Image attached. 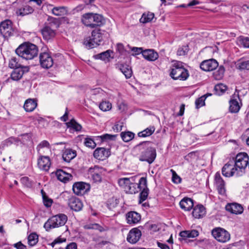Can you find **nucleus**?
<instances>
[{"label":"nucleus","mask_w":249,"mask_h":249,"mask_svg":"<svg viewBox=\"0 0 249 249\" xmlns=\"http://www.w3.org/2000/svg\"><path fill=\"white\" fill-rule=\"evenodd\" d=\"M152 143L150 142H143L137 145L140 149H143L141 152L140 160L146 161L151 164L156 158V150L151 146Z\"/></svg>","instance_id":"1"},{"label":"nucleus","mask_w":249,"mask_h":249,"mask_svg":"<svg viewBox=\"0 0 249 249\" xmlns=\"http://www.w3.org/2000/svg\"><path fill=\"white\" fill-rule=\"evenodd\" d=\"M38 52L37 47L30 43H23L16 50V53L18 56L26 60L32 59L36 57Z\"/></svg>","instance_id":"2"},{"label":"nucleus","mask_w":249,"mask_h":249,"mask_svg":"<svg viewBox=\"0 0 249 249\" xmlns=\"http://www.w3.org/2000/svg\"><path fill=\"white\" fill-rule=\"evenodd\" d=\"M81 21L86 26L93 28L103 25L105 20L100 14L88 13L82 16Z\"/></svg>","instance_id":"3"},{"label":"nucleus","mask_w":249,"mask_h":249,"mask_svg":"<svg viewBox=\"0 0 249 249\" xmlns=\"http://www.w3.org/2000/svg\"><path fill=\"white\" fill-rule=\"evenodd\" d=\"M106 32L100 29H95L91 33V37L84 40V44L88 48H93L99 45L103 40V36Z\"/></svg>","instance_id":"4"},{"label":"nucleus","mask_w":249,"mask_h":249,"mask_svg":"<svg viewBox=\"0 0 249 249\" xmlns=\"http://www.w3.org/2000/svg\"><path fill=\"white\" fill-rule=\"evenodd\" d=\"M249 157L245 152L239 153L232 161L238 170L237 176H242L245 172V169L249 165Z\"/></svg>","instance_id":"5"},{"label":"nucleus","mask_w":249,"mask_h":249,"mask_svg":"<svg viewBox=\"0 0 249 249\" xmlns=\"http://www.w3.org/2000/svg\"><path fill=\"white\" fill-rule=\"evenodd\" d=\"M68 218L64 214H59L50 218L44 224V228L47 231L52 229L64 226L66 223Z\"/></svg>","instance_id":"6"},{"label":"nucleus","mask_w":249,"mask_h":249,"mask_svg":"<svg viewBox=\"0 0 249 249\" xmlns=\"http://www.w3.org/2000/svg\"><path fill=\"white\" fill-rule=\"evenodd\" d=\"M170 75L175 80H185L188 78L189 74L181 62H176L172 65Z\"/></svg>","instance_id":"7"},{"label":"nucleus","mask_w":249,"mask_h":249,"mask_svg":"<svg viewBox=\"0 0 249 249\" xmlns=\"http://www.w3.org/2000/svg\"><path fill=\"white\" fill-rule=\"evenodd\" d=\"M212 234L214 238L220 242L225 243L230 239L229 233L221 228L213 229L212 231Z\"/></svg>","instance_id":"8"},{"label":"nucleus","mask_w":249,"mask_h":249,"mask_svg":"<svg viewBox=\"0 0 249 249\" xmlns=\"http://www.w3.org/2000/svg\"><path fill=\"white\" fill-rule=\"evenodd\" d=\"M12 23L10 20H5L0 24V34L4 38H8L13 35L14 30Z\"/></svg>","instance_id":"9"},{"label":"nucleus","mask_w":249,"mask_h":249,"mask_svg":"<svg viewBox=\"0 0 249 249\" xmlns=\"http://www.w3.org/2000/svg\"><path fill=\"white\" fill-rule=\"evenodd\" d=\"M90 189V184L84 182H75L72 186L74 193L78 196L83 195L85 193L89 191Z\"/></svg>","instance_id":"10"},{"label":"nucleus","mask_w":249,"mask_h":249,"mask_svg":"<svg viewBox=\"0 0 249 249\" xmlns=\"http://www.w3.org/2000/svg\"><path fill=\"white\" fill-rule=\"evenodd\" d=\"M232 161L225 164L222 169V174L226 177H231L234 175L237 176L238 170Z\"/></svg>","instance_id":"11"},{"label":"nucleus","mask_w":249,"mask_h":249,"mask_svg":"<svg viewBox=\"0 0 249 249\" xmlns=\"http://www.w3.org/2000/svg\"><path fill=\"white\" fill-rule=\"evenodd\" d=\"M39 61L41 67L45 69L51 68L53 64L52 56L49 53L45 52L40 54Z\"/></svg>","instance_id":"12"},{"label":"nucleus","mask_w":249,"mask_h":249,"mask_svg":"<svg viewBox=\"0 0 249 249\" xmlns=\"http://www.w3.org/2000/svg\"><path fill=\"white\" fill-rule=\"evenodd\" d=\"M140 185L142 191L140 194L139 202L141 203L146 199L148 195L149 189L147 187V180L145 178L142 177L140 179Z\"/></svg>","instance_id":"13"},{"label":"nucleus","mask_w":249,"mask_h":249,"mask_svg":"<svg viewBox=\"0 0 249 249\" xmlns=\"http://www.w3.org/2000/svg\"><path fill=\"white\" fill-rule=\"evenodd\" d=\"M218 66L217 61L214 59H210L202 61L200 68L204 71H212L215 70Z\"/></svg>","instance_id":"14"},{"label":"nucleus","mask_w":249,"mask_h":249,"mask_svg":"<svg viewBox=\"0 0 249 249\" xmlns=\"http://www.w3.org/2000/svg\"><path fill=\"white\" fill-rule=\"evenodd\" d=\"M214 181L218 193L222 196H224L226 194L225 183L219 172L215 174Z\"/></svg>","instance_id":"15"},{"label":"nucleus","mask_w":249,"mask_h":249,"mask_svg":"<svg viewBox=\"0 0 249 249\" xmlns=\"http://www.w3.org/2000/svg\"><path fill=\"white\" fill-rule=\"evenodd\" d=\"M31 138L32 134L31 133H25L18 138L11 137L8 140L7 142L15 144H18L20 142L21 143L25 144L31 140Z\"/></svg>","instance_id":"16"},{"label":"nucleus","mask_w":249,"mask_h":249,"mask_svg":"<svg viewBox=\"0 0 249 249\" xmlns=\"http://www.w3.org/2000/svg\"><path fill=\"white\" fill-rule=\"evenodd\" d=\"M141 235L142 233L141 231L135 228L129 231L127 234L126 239L130 243L135 244L139 240Z\"/></svg>","instance_id":"17"},{"label":"nucleus","mask_w":249,"mask_h":249,"mask_svg":"<svg viewBox=\"0 0 249 249\" xmlns=\"http://www.w3.org/2000/svg\"><path fill=\"white\" fill-rule=\"evenodd\" d=\"M68 205L71 209L75 212L81 211L83 206L81 201L75 196H71L69 198Z\"/></svg>","instance_id":"18"},{"label":"nucleus","mask_w":249,"mask_h":249,"mask_svg":"<svg viewBox=\"0 0 249 249\" xmlns=\"http://www.w3.org/2000/svg\"><path fill=\"white\" fill-rule=\"evenodd\" d=\"M109 155V150L104 147L97 148L93 152L94 157L96 159L101 160H106Z\"/></svg>","instance_id":"19"},{"label":"nucleus","mask_w":249,"mask_h":249,"mask_svg":"<svg viewBox=\"0 0 249 249\" xmlns=\"http://www.w3.org/2000/svg\"><path fill=\"white\" fill-rule=\"evenodd\" d=\"M53 23H49L45 25L41 30V33L44 39L48 40L53 38L55 33L54 30L52 28Z\"/></svg>","instance_id":"20"},{"label":"nucleus","mask_w":249,"mask_h":249,"mask_svg":"<svg viewBox=\"0 0 249 249\" xmlns=\"http://www.w3.org/2000/svg\"><path fill=\"white\" fill-rule=\"evenodd\" d=\"M29 71L28 67H22L18 69H15L11 74V79L14 81L20 80L24 73Z\"/></svg>","instance_id":"21"},{"label":"nucleus","mask_w":249,"mask_h":249,"mask_svg":"<svg viewBox=\"0 0 249 249\" xmlns=\"http://www.w3.org/2000/svg\"><path fill=\"white\" fill-rule=\"evenodd\" d=\"M126 219L128 224H136L140 221L141 216L137 212L130 211L126 214Z\"/></svg>","instance_id":"22"},{"label":"nucleus","mask_w":249,"mask_h":249,"mask_svg":"<svg viewBox=\"0 0 249 249\" xmlns=\"http://www.w3.org/2000/svg\"><path fill=\"white\" fill-rule=\"evenodd\" d=\"M37 165L41 170L48 171L51 165L50 158L48 156H40L38 160Z\"/></svg>","instance_id":"23"},{"label":"nucleus","mask_w":249,"mask_h":249,"mask_svg":"<svg viewBox=\"0 0 249 249\" xmlns=\"http://www.w3.org/2000/svg\"><path fill=\"white\" fill-rule=\"evenodd\" d=\"M199 235L198 231L196 230L183 231H180L179 235L181 237L180 240L186 241L188 238H195Z\"/></svg>","instance_id":"24"},{"label":"nucleus","mask_w":249,"mask_h":249,"mask_svg":"<svg viewBox=\"0 0 249 249\" xmlns=\"http://www.w3.org/2000/svg\"><path fill=\"white\" fill-rule=\"evenodd\" d=\"M225 209L226 211L234 214H241L243 212V208L239 204L233 203L228 204Z\"/></svg>","instance_id":"25"},{"label":"nucleus","mask_w":249,"mask_h":249,"mask_svg":"<svg viewBox=\"0 0 249 249\" xmlns=\"http://www.w3.org/2000/svg\"><path fill=\"white\" fill-rule=\"evenodd\" d=\"M57 178L60 181L66 183L72 179V176L71 174L66 173L62 169H58L55 172Z\"/></svg>","instance_id":"26"},{"label":"nucleus","mask_w":249,"mask_h":249,"mask_svg":"<svg viewBox=\"0 0 249 249\" xmlns=\"http://www.w3.org/2000/svg\"><path fill=\"white\" fill-rule=\"evenodd\" d=\"M143 57L147 60L149 61H154L159 57V54L157 52L153 49H146L142 52Z\"/></svg>","instance_id":"27"},{"label":"nucleus","mask_w":249,"mask_h":249,"mask_svg":"<svg viewBox=\"0 0 249 249\" xmlns=\"http://www.w3.org/2000/svg\"><path fill=\"white\" fill-rule=\"evenodd\" d=\"M118 68L125 76L126 78H130L132 74L131 67L126 64H118L116 65Z\"/></svg>","instance_id":"28"},{"label":"nucleus","mask_w":249,"mask_h":249,"mask_svg":"<svg viewBox=\"0 0 249 249\" xmlns=\"http://www.w3.org/2000/svg\"><path fill=\"white\" fill-rule=\"evenodd\" d=\"M180 208L184 211H190L194 206L193 199L188 197H184L179 202Z\"/></svg>","instance_id":"29"},{"label":"nucleus","mask_w":249,"mask_h":249,"mask_svg":"<svg viewBox=\"0 0 249 249\" xmlns=\"http://www.w3.org/2000/svg\"><path fill=\"white\" fill-rule=\"evenodd\" d=\"M206 213L205 208L202 205H198L194 208L192 215L196 218H200Z\"/></svg>","instance_id":"30"},{"label":"nucleus","mask_w":249,"mask_h":249,"mask_svg":"<svg viewBox=\"0 0 249 249\" xmlns=\"http://www.w3.org/2000/svg\"><path fill=\"white\" fill-rule=\"evenodd\" d=\"M134 177L128 178H119L118 180V183L120 187L123 188L126 192V190L128 188L130 184L131 181H134Z\"/></svg>","instance_id":"31"},{"label":"nucleus","mask_w":249,"mask_h":249,"mask_svg":"<svg viewBox=\"0 0 249 249\" xmlns=\"http://www.w3.org/2000/svg\"><path fill=\"white\" fill-rule=\"evenodd\" d=\"M37 103L34 99H27L24 105V108L27 112L33 111L36 107Z\"/></svg>","instance_id":"32"},{"label":"nucleus","mask_w":249,"mask_h":249,"mask_svg":"<svg viewBox=\"0 0 249 249\" xmlns=\"http://www.w3.org/2000/svg\"><path fill=\"white\" fill-rule=\"evenodd\" d=\"M33 8L28 5H23L20 8L17 10L16 13L18 15L24 16L33 12Z\"/></svg>","instance_id":"33"},{"label":"nucleus","mask_w":249,"mask_h":249,"mask_svg":"<svg viewBox=\"0 0 249 249\" xmlns=\"http://www.w3.org/2000/svg\"><path fill=\"white\" fill-rule=\"evenodd\" d=\"M98 168L95 166L93 169H90L89 172L91 175V178L94 182H100L102 181V175L98 171Z\"/></svg>","instance_id":"34"},{"label":"nucleus","mask_w":249,"mask_h":249,"mask_svg":"<svg viewBox=\"0 0 249 249\" xmlns=\"http://www.w3.org/2000/svg\"><path fill=\"white\" fill-rule=\"evenodd\" d=\"M76 156V152L71 149H67L63 154L62 158L64 161L69 162Z\"/></svg>","instance_id":"35"},{"label":"nucleus","mask_w":249,"mask_h":249,"mask_svg":"<svg viewBox=\"0 0 249 249\" xmlns=\"http://www.w3.org/2000/svg\"><path fill=\"white\" fill-rule=\"evenodd\" d=\"M154 16L155 15L153 13L150 12H144L140 19V22L142 23L150 22L154 18Z\"/></svg>","instance_id":"36"},{"label":"nucleus","mask_w":249,"mask_h":249,"mask_svg":"<svg viewBox=\"0 0 249 249\" xmlns=\"http://www.w3.org/2000/svg\"><path fill=\"white\" fill-rule=\"evenodd\" d=\"M131 181L128 188L126 190V192L129 194H136L141 191V187L140 185V181L139 183H133Z\"/></svg>","instance_id":"37"},{"label":"nucleus","mask_w":249,"mask_h":249,"mask_svg":"<svg viewBox=\"0 0 249 249\" xmlns=\"http://www.w3.org/2000/svg\"><path fill=\"white\" fill-rule=\"evenodd\" d=\"M155 128L154 126H150L143 131L139 132L138 135L140 137H146L151 136L155 131Z\"/></svg>","instance_id":"38"},{"label":"nucleus","mask_w":249,"mask_h":249,"mask_svg":"<svg viewBox=\"0 0 249 249\" xmlns=\"http://www.w3.org/2000/svg\"><path fill=\"white\" fill-rule=\"evenodd\" d=\"M229 111L231 113H237L240 108L238 102L235 99L231 100L229 102Z\"/></svg>","instance_id":"39"},{"label":"nucleus","mask_w":249,"mask_h":249,"mask_svg":"<svg viewBox=\"0 0 249 249\" xmlns=\"http://www.w3.org/2000/svg\"><path fill=\"white\" fill-rule=\"evenodd\" d=\"M9 66L12 69H18L23 67L19 63V58L13 57L9 61Z\"/></svg>","instance_id":"40"},{"label":"nucleus","mask_w":249,"mask_h":249,"mask_svg":"<svg viewBox=\"0 0 249 249\" xmlns=\"http://www.w3.org/2000/svg\"><path fill=\"white\" fill-rule=\"evenodd\" d=\"M120 135L123 141L128 142L134 138L135 134L130 131H124L121 132Z\"/></svg>","instance_id":"41"},{"label":"nucleus","mask_w":249,"mask_h":249,"mask_svg":"<svg viewBox=\"0 0 249 249\" xmlns=\"http://www.w3.org/2000/svg\"><path fill=\"white\" fill-rule=\"evenodd\" d=\"M225 68L223 66H220L217 70L214 71L213 73V77L216 80L221 79L224 75Z\"/></svg>","instance_id":"42"},{"label":"nucleus","mask_w":249,"mask_h":249,"mask_svg":"<svg viewBox=\"0 0 249 249\" xmlns=\"http://www.w3.org/2000/svg\"><path fill=\"white\" fill-rule=\"evenodd\" d=\"M38 236L35 232L31 233L28 237V244L30 246H34L38 242Z\"/></svg>","instance_id":"43"},{"label":"nucleus","mask_w":249,"mask_h":249,"mask_svg":"<svg viewBox=\"0 0 249 249\" xmlns=\"http://www.w3.org/2000/svg\"><path fill=\"white\" fill-rule=\"evenodd\" d=\"M112 51L110 50H107L105 52H102L100 53L96 54L94 56V57L96 59H101L102 60H105L108 59L110 56V53Z\"/></svg>","instance_id":"44"},{"label":"nucleus","mask_w":249,"mask_h":249,"mask_svg":"<svg viewBox=\"0 0 249 249\" xmlns=\"http://www.w3.org/2000/svg\"><path fill=\"white\" fill-rule=\"evenodd\" d=\"M236 67L240 70H249V60L247 61H238L236 64Z\"/></svg>","instance_id":"45"},{"label":"nucleus","mask_w":249,"mask_h":249,"mask_svg":"<svg viewBox=\"0 0 249 249\" xmlns=\"http://www.w3.org/2000/svg\"><path fill=\"white\" fill-rule=\"evenodd\" d=\"M227 89V87L223 84H219L215 86L214 90L218 95L224 93Z\"/></svg>","instance_id":"46"},{"label":"nucleus","mask_w":249,"mask_h":249,"mask_svg":"<svg viewBox=\"0 0 249 249\" xmlns=\"http://www.w3.org/2000/svg\"><path fill=\"white\" fill-rule=\"evenodd\" d=\"M68 127H71L76 131H80L82 129V126L80 124H78L76 121L72 119L70 122L66 123Z\"/></svg>","instance_id":"47"},{"label":"nucleus","mask_w":249,"mask_h":249,"mask_svg":"<svg viewBox=\"0 0 249 249\" xmlns=\"http://www.w3.org/2000/svg\"><path fill=\"white\" fill-rule=\"evenodd\" d=\"M119 200L117 198L113 197L108 199L107 201V206L108 209L111 210L115 208L117 206Z\"/></svg>","instance_id":"48"},{"label":"nucleus","mask_w":249,"mask_h":249,"mask_svg":"<svg viewBox=\"0 0 249 249\" xmlns=\"http://www.w3.org/2000/svg\"><path fill=\"white\" fill-rule=\"evenodd\" d=\"M99 108L103 111L109 110L112 107L111 104L108 101H103L99 105Z\"/></svg>","instance_id":"49"},{"label":"nucleus","mask_w":249,"mask_h":249,"mask_svg":"<svg viewBox=\"0 0 249 249\" xmlns=\"http://www.w3.org/2000/svg\"><path fill=\"white\" fill-rule=\"evenodd\" d=\"M207 95L205 94L196 100L195 104L196 108H199L205 105V101Z\"/></svg>","instance_id":"50"},{"label":"nucleus","mask_w":249,"mask_h":249,"mask_svg":"<svg viewBox=\"0 0 249 249\" xmlns=\"http://www.w3.org/2000/svg\"><path fill=\"white\" fill-rule=\"evenodd\" d=\"M84 144L86 146L94 149L96 146V143L94 141L90 138H86L85 139Z\"/></svg>","instance_id":"51"},{"label":"nucleus","mask_w":249,"mask_h":249,"mask_svg":"<svg viewBox=\"0 0 249 249\" xmlns=\"http://www.w3.org/2000/svg\"><path fill=\"white\" fill-rule=\"evenodd\" d=\"M65 11V8L63 7H54L52 10L53 14L57 16L63 15Z\"/></svg>","instance_id":"52"},{"label":"nucleus","mask_w":249,"mask_h":249,"mask_svg":"<svg viewBox=\"0 0 249 249\" xmlns=\"http://www.w3.org/2000/svg\"><path fill=\"white\" fill-rule=\"evenodd\" d=\"M21 182L25 186L28 188H31L33 186V182L30 180L29 178L27 177H24L21 178Z\"/></svg>","instance_id":"53"},{"label":"nucleus","mask_w":249,"mask_h":249,"mask_svg":"<svg viewBox=\"0 0 249 249\" xmlns=\"http://www.w3.org/2000/svg\"><path fill=\"white\" fill-rule=\"evenodd\" d=\"M188 51V46H184L179 48L177 51V55L179 56L185 55Z\"/></svg>","instance_id":"54"},{"label":"nucleus","mask_w":249,"mask_h":249,"mask_svg":"<svg viewBox=\"0 0 249 249\" xmlns=\"http://www.w3.org/2000/svg\"><path fill=\"white\" fill-rule=\"evenodd\" d=\"M43 200L44 205L48 208L51 207L53 203V200L44 194H43Z\"/></svg>","instance_id":"55"},{"label":"nucleus","mask_w":249,"mask_h":249,"mask_svg":"<svg viewBox=\"0 0 249 249\" xmlns=\"http://www.w3.org/2000/svg\"><path fill=\"white\" fill-rule=\"evenodd\" d=\"M239 42L245 48H249V38L248 37L240 36Z\"/></svg>","instance_id":"56"},{"label":"nucleus","mask_w":249,"mask_h":249,"mask_svg":"<svg viewBox=\"0 0 249 249\" xmlns=\"http://www.w3.org/2000/svg\"><path fill=\"white\" fill-rule=\"evenodd\" d=\"M117 137V135H111L106 134L100 136V138L101 139L102 141H106V140H114Z\"/></svg>","instance_id":"57"},{"label":"nucleus","mask_w":249,"mask_h":249,"mask_svg":"<svg viewBox=\"0 0 249 249\" xmlns=\"http://www.w3.org/2000/svg\"><path fill=\"white\" fill-rule=\"evenodd\" d=\"M87 229H94L100 231V232L103 231H105L104 228L99 225L98 224H93L90 225H89L87 227Z\"/></svg>","instance_id":"58"},{"label":"nucleus","mask_w":249,"mask_h":249,"mask_svg":"<svg viewBox=\"0 0 249 249\" xmlns=\"http://www.w3.org/2000/svg\"><path fill=\"white\" fill-rule=\"evenodd\" d=\"M66 240L65 238H61L60 237H58L55 239L52 243L50 244V245L53 247H54V246L58 244H60L64 242H65Z\"/></svg>","instance_id":"59"},{"label":"nucleus","mask_w":249,"mask_h":249,"mask_svg":"<svg viewBox=\"0 0 249 249\" xmlns=\"http://www.w3.org/2000/svg\"><path fill=\"white\" fill-rule=\"evenodd\" d=\"M44 147H47L48 148H50V144L49 142L47 141H43L41 142L37 146L36 149L38 150H39L40 149L44 148Z\"/></svg>","instance_id":"60"},{"label":"nucleus","mask_w":249,"mask_h":249,"mask_svg":"<svg viewBox=\"0 0 249 249\" xmlns=\"http://www.w3.org/2000/svg\"><path fill=\"white\" fill-rule=\"evenodd\" d=\"M199 3V1L196 0H193L187 4H182L179 6V7L186 8L188 7H193Z\"/></svg>","instance_id":"61"},{"label":"nucleus","mask_w":249,"mask_h":249,"mask_svg":"<svg viewBox=\"0 0 249 249\" xmlns=\"http://www.w3.org/2000/svg\"><path fill=\"white\" fill-rule=\"evenodd\" d=\"M173 171V177H172V181L175 183H179L181 182V178L176 173L175 171L173 170H171Z\"/></svg>","instance_id":"62"},{"label":"nucleus","mask_w":249,"mask_h":249,"mask_svg":"<svg viewBox=\"0 0 249 249\" xmlns=\"http://www.w3.org/2000/svg\"><path fill=\"white\" fill-rule=\"evenodd\" d=\"M131 51L134 53V55H138L140 53L142 54V52L143 51L142 50V48H138V47H132L131 48Z\"/></svg>","instance_id":"63"},{"label":"nucleus","mask_w":249,"mask_h":249,"mask_svg":"<svg viewBox=\"0 0 249 249\" xmlns=\"http://www.w3.org/2000/svg\"><path fill=\"white\" fill-rule=\"evenodd\" d=\"M13 246L17 249H27L26 246L24 245L21 242L14 244Z\"/></svg>","instance_id":"64"}]
</instances>
